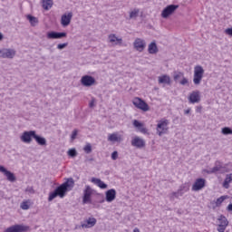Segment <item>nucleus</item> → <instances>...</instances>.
<instances>
[{"mask_svg":"<svg viewBox=\"0 0 232 232\" xmlns=\"http://www.w3.org/2000/svg\"><path fill=\"white\" fill-rule=\"evenodd\" d=\"M89 107L95 108V98H92V101L89 103Z\"/></svg>","mask_w":232,"mask_h":232,"instance_id":"nucleus-46","label":"nucleus"},{"mask_svg":"<svg viewBox=\"0 0 232 232\" xmlns=\"http://www.w3.org/2000/svg\"><path fill=\"white\" fill-rule=\"evenodd\" d=\"M224 167L222 166V162L216 161L215 166L212 169H205V173H208V175H211L213 173H218V171H221Z\"/></svg>","mask_w":232,"mask_h":232,"instance_id":"nucleus-17","label":"nucleus"},{"mask_svg":"<svg viewBox=\"0 0 232 232\" xmlns=\"http://www.w3.org/2000/svg\"><path fill=\"white\" fill-rule=\"evenodd\" d=\"M116 197H117V191L115 190V188H111L107 190L105 193L106 202H113Z\"/></svg>","mask_w":232,"mask_h":232,"instance_id":"nucleus-18","label":"nucleus"},{"mask_svg":"<svg viewBox=\"0 0 232 232\" xmlns=\"http://www.w3.org/2000/svg\"><path fill=\"white\" fill-rule=\"evenodd\" d=\"M226 227H225V226H222V225H218V232H224V231H226Z\"/></svg>","mask_w":232,"mask_h":232,"instance_id":"nucleus-45","label":"nucleus"},{"mask_svg":"<svg viewBox=\"0 0 232 232\" xmlns=\"http://www.w3.org/2000/svg\"><path fill=\"white\" fill-rule=\"evenodd\" d=\"M72 17H73V13L69 12L67 14H63L61 17V24L63 27L69 26L72 23Z\"/></svg>","mask_w":232,"mask_h":232,"instance_id":"nucleus-13","label":"nucleus"},{"mask_svg":"<svg viewBox=\"0 0 232 232\" xmlns=\"http://www.w3.org/2000/svg\"><path fill=\"white\" fill-rule=\"evenodd\" d=\"M221 132L223 135H232V130L229 127H224Z\"/></svg>","mask_w":232,"mask_h":232,"instance_id":"nucleus-35","label":"nucleus"},{"mask_svg":"<svg viewBox=\"0 0 232 232\" xmlns=\"http://www.w3.org/2000/svg\"><path fill=\"white\" fill-rule=\"evenodd\" d=\"M179 8V5H169L167 7H165L161 13V17L163 19H168L169 15H171L172 14L175 13V10Z\"/></svg>","mask_w":232,"mask_h":232,"instance_id":"nucleus-9","label":"nucleus"},{"mask_svg":"<svg viewBox=\"0 0 232 232\" xmlns=\"http://www.w3.org/2000/svg\"><path fill=\"white\" fill-rule=\"evenodd\" d=\"M27 19L31 26H37V24H39V19H37V17L35 16H32L31 14H28Z\"/></svg>","mask_w":232,"mask_h":232,"instance_id":"nucleus-30","label":"nucleus"},{"mask_svg":"<svg viewBox=\"0 0 232 232\" xmlns=\"http://www.w3.org/2000/svg\"><path fill=\"white\" fill-rule=\"evenodd\" d=\"M66 46H68V43L59 44L57 45V49H58V50H64V48H66Z\"/></svg>","mask_w":232,"mask_h":232,"instance_id":"nucleus-41","label":"nucleus"},{"mask_svg":"<svg viewBox=\"0 0 232 232\" xmlns=\"http://www.w3.org/2000/svg\"><path fill=\"white\" fill-rule=\"evenodd\" d=\"M169 120L167 119H161L160 121H158L157 127H156V132L159 137H162V135H166L169 130Z\"/></svg>","mask_w":232,"mask_h":232,"instance_id":"nucleus-2","label":"nucleus"},{"mask_svg":"<svg viewBox=\"0 0 232 232\" xmlns=\"http://www.w3.org/2000/svg\"><path fill=\"white\" fill-rule=\"evenodd\" d=\"M202 77H204V68L200 65H197L194 68V78L193 82L196 84V86H198L200 82H202Z\"/></svg>","mask_w":232,"mask_h":232,"instance_id":"nucleus-3","label":"nucleus"},{"mask_svg":"<svg viewBox=\"0 0 232 232\" xmlns=\"http://www.w3.org/2000/svg\"><path fill=\"white\" fill-rule=\"evenodd\" d=\"M66 33H59V32H48L47 33V39H63L66 37Z\"/></svg>","mask_w":232,"mask_h":232,"instance_id":"nucleus-19","label":"nucleus"},{"mask_svg":"<svg viewBox=\"0 0 232 232\" xmlns=\"http://www.w3.org/2000/svg\"><path fill=\"white\" fill-rule=\"evenodd\" d=\"M140 10L138 8H134L130 12L129 19H137L139 17Z\"/></svg>","mask_w":232,"mask_h":232,"instance_id":"nucleus-31","label":"nucleus"},{"mask_svg":"<svg viewBox=\"0 0 232 232\" xmlns=\"http://www.w3.org/2000/svg\"><path fill=\"white\" fill-rule=\"evenodd\" d=\"M130 144L134 148H138V150H142V148L146 147V141L144 140V139L139 136H135L134 138H132Z\"/></svg>","mask_w":232,"mask_h":232,"instance_id":"nucleus-8","label":"nucleus"},{"mask_svg":"<svg viewBox=\"0 0 232 232\" xmlns=\"http://www.w3.org/2000/svg\"><path fill=\"white\" fill-rule=\"evenodd\" d=\"M182 195H184V192H181L180 190H178L176 192H172L169 195V198H170V200H175V198H179V197H182Z\"/></svg>","mask_w":232,"mask_h":232,"instance_id":"nucleus-33","label":"nucleus"},{"mask_svg":"<svg viewBox=\"0 0 232 232\" xmlns=\"http://www.w3.org/2000/svg\"><path fill=\"white\" fill-rule=\"evenodd\" d=\"M132 104L135 106V108H138V110H141L142 111H150V105H148L146 102L139 97L132 100Z\"/></svg>","mask_w":232,"mask_h":232,"instance_id":"nucleus-5","label":"nucleus"},{"mask_svg":"<svg viewBox=\"0 0 232 232\" xmlns=\"http://www.w3.org/2000/svg\"><path fill=\"white\" fill-rule=\"evenodd\" d=\"M44 10H50L53 6V0H42Z\"/></svg>","mask_w":232,"mask_h":232,"instance_id":"nucleus-26","label":"nucleus"},{"mask_svg":"<svg viewBox=\"0 0 232 232\" xmlns=\"http://www.w3.org/2000/svg\"><path fill=\"white\" fill-rule=\"evenodd\" d=\"M226 198H227V196H221L220 198H218L216 200L217 208H220V206L222 205V202H224V200H226Z\"/></svg>","mask_w":232,"mask_h":232,"instance_id":"nucleus-34","label":"nucleus"},{"mask_svg":"<svg viewBox=\"0 0 232 232\" xmlns=\"http://www.w3.org/2000/svg\"><path fill=\"white\" fill-rule=\"evenodd\" d=\"M15 50L12 48L0 49V59H14L15 57Z\"/></svg>","mask_w":232,"mask_h":232,"instance_id":"nucleus-6","label":"nucleus"},{"mask_svg":"<svg viewBox=\"0 0 232 232\" xmlns=\"http://www.w3.org/2000/svg\"><path fill=\"white\" fill-rule=\"evenodd\" d=\"M90 160H93V159H91Z\"/></svg>","mask_w":232,"mask_h":232,"instance_id":"nucleus-54","label":"nucleus"},{"mask_svg":"<svg viewBox=\"0 0 232 232\" xmlns=\"http://www.w3.org/2000/svg\"><path fill=\"white\" fill-rule=\"evenodd\" d=\"M85 153L90 154L92 152V144L87 143L86 146L83 148Z\"/></svg>","mask_w":232,"mask_h":232,"instance_id":"nucleus-37","label":"nucleus"},{"mask_svg":"<svg viewBox=\"0 0 232 232\" xmlns=\"http://www.w3.org/2000/svg\"><path fill=\"white\" fill-rule=\"evenodd\" d=\"M109 43H115V44H119L121 46V44H122V38H119L117 37V35H115L114 34H109Z\"/></svg>","mask_w":232,"mask_h":232,"instance_id":"nucleus-23","label":"nucleus"},{"mask_svg":"<svg viewBox=\"0 0 232 232\" xmlns=\"http://www.w3.org/2000/svg\"><path fill=\"white\" fill-rule=\"evenodd\" d=\"M81 82L82 86H86L87 88L90 86H93L95 84V78L91 75H84L81 79Z\"/></svg>","mask_w":232,"mask_h":232,"instance_id":"nucleus-14","label":"nucleus"},{"mask_svg":"<svg viewBox=\"0 0 232 232\" xmlns=\"http://www.w3.org/2000/svg\"><path fill=\"white\" fill-rule=\"evenodd\" d=\"M95 224H97V219L95 218H89L86 220V223L82 224V227H93V226H95Z\"/></svg>","mask_w":232,"mask_h":232,"instance_id":"nucleus-22","label":"nucleus"},{"mask_svg":"<svg viewBox=\"0 0 232 232\" xmlns=\"http://www.w3.org/2000/svg\"><path fill=\"white\" fill-rule=\"evenodd\" d=\"M160 84H171V78L168 75H162L159 77Z\"/></svg>","mask_w":232,"mask_h":232,"instance_id":"nucleus-27","label":"nucleus"},{"mask_svg":"<svg viewBox=\"0 0 232 232\" xmlns=\"http://www.w3.org/2000/svg\"><path fill=\"white\" fill-rule=\"evenodd\" d=\"M34 189L33 188H27L26 191H33Z\"/></svg>","mask_w":232,"mask_h":232,"instance_id":"nucleus-53","label":"nucleus"},{"mask_svg":"<svg viewBox=\"0 0 232 232\" xmlns=\"http://www.w3.org/2000/svg\"><path fill=\"white\" fill-rule=\"evenodd\" d=\"M188 102L190 104H197L200 102V91H194L188 96Z\"/></svg>","mask_w":232,"mask_h":232,"instance_id":"nucleus-15","label":"nucleus"},{"mask_svg":"<svg viewBox=\"0 0 232 232\" xmlns=\"http://www.w3.org/2000/svg\"><path fill=\"white\" fill-rule=\"evenodd\" d=\"M149 53L155 54L159 53V47H157V44L155 42H151L149 44V49H148Z\"/></svg>","mask_w":232,"mask_h":232,"instance_id":"nucleus-24","label":"nucleus"},{"mask_svg":"<svg viewBox=\"0 0 232 232\" xmlns=\"http://www.w3.org/2000/svg\"><path fill=\"white\" fill-rule=\"evenodd\" d=\"M91 182L96 184V186H98V188H101V189H106V188H108V185L106 183L97 178H92Z\"/></svg>","mask_w":232,"mask_h":232,"instance_id":"nucleus-21","label":"nucleus"},{"mask_svg":"<svg viewBox=\"0 0 232 232\" xmlns=\"http://www.w3.org/2000/svg\"><path fill=\"white\" fill-rule=\"evenodd\" d=\"M118 158H119V152L113 151V152L111 153V159H112V160H117Z\"/></svg>","mask_w":232,"mask_h":232,"instance_id":"nucleus-42","label":"nucleus"},{"mask_svg":"<svg viewBox=\"0 0 232 232\" xmlns=\"http://www.w3.org/2000/svg\"><path fill=\"white\" fill-rule=\"evenodd\" d=\"M92 195H93V188L86 185L83 190L82 204H92Z\"/></svg>","mask_w":232,"mask_h":232,"instance_id":"nucleus-7","label":"nucleus"},{"mask_svg":"<svg viewBox=\"0 0 232 232\" xmlns=\"http://www.w3.org/2000/svg\"><path fill=\"white\" fill-rule=\"evenodd\" d=\"M134 48L138 52H143L146 48V42L140 38H136V40L133 43Z\"/></svg>","mask_w":232,"mask_h":232,"instance_id":"nucleus-16","label":"nucleus"},{"mask_svg":"<svg viewBox=\"0 0 232 232\" xmlns=\"http://www.w3.org/2000/svg\"><path fill=\"white\" fill-rule=\"evenodd\" d=\"M78 133H79V130H77V129L73 130L71 135V140H75L77 139Z\"/></svg>","mask_w":232,"mask_h":232,"instance_id":"nucleus-40","label":"nucleus"},{"mask_svg":"<svg viewBox=\"0 0 232 232\" xmlns=\"http://www.w3.org/2000/svg\"><path fill=\"white\" fill-rule=\"evenodd\" d=\"M30 230V227L24 225H14L5 230V232H26Z\"/></svg>","mask_w":232,"mask_h":232,"instance_id":"nucleus-10","label":"nucleus"},{"mask_svg":"<svg viewBox=\"0 0 232 232\" xmlns=\"http://www.w3.org/2000/svg\"><path fill=\"white\" fill-rule=\"evenodd\" d=\"M108 140L109 142H121V136H119V134L114 132L108 136Z\"/></svg>","mask_w":232,"mask_h":232,"instance_id":"nucleus-28","label":"nucleus"},{"mask_svg":"<svg viewBox=\"0 0 232 232\" xmlns=\"http://www.w3.org/2000/svg\"><path fill=\"white\" fill-rule=\"evenodd\" d=\"M20 208L24 210L30 209V205L28 204V201H23L20 205Z\"/></svg>","mask_w":232,"mask_h":232,"instance_id":"nucleus-36","label":"nucleus"},{"mask_svg":"<svg viewBox=\"0 0 232 232\" xmlns=\"http://www.w3.org/2000/svg\"><path fill=\"white\" fill-rule=\"evenodd\" d=\"M178 190L184 194L187 191H189V187H188L187 185H182Z\"/></svg>","mask_w":232,"mask_h":232,"instance_id":"nucleus-39","label":"nucleus"},{"mask_svg":"<svg viewBox=\"0 0 232 232\" xmlns=\"http://www.w3.org/2000/svg\"><path fill=\"white\" fill-rule=\"evenodd\" d=\"M132 232H140V229H139V227H135Z\"/></svg>","mask_w":232,"mask_h":232,"instance_id":"nucleus-51","label":"nucleus"},{"mask_svg":"<svg viewBox=\"0 0 232 232\" xmlns=\"http://www.w3.org/2000/svg\"><path fill=\"white\" fill-rule=\"evenodd\" d=\"M225 33H226L227 35H232V27L226 29Z\"/></svg>","mask_w":232,"mask_h":232,"instance_id":"nucleus-47","label":"nucleus"},{"mask_svg":"<svg viewBox=\"0 0 232 232\" xmlns=\"http://www.w3.org/2000/svg\"><path fill=\"white\" fill-rule=\"evenodd\" d=\"M227 211H232V204H229L227 208Z\"/></svg>","mask_w":232,"mask_h":232,"instance_id":"nucleus-49","label":"nucleus"},{"mask_svg":"<svg viewBox=\"0 0 232 232\" xmlns=\"http://www.w3.org/2000/svg\"><path fill=\"white\" fill-rule=\"evenodd\" d=\"M4 38L5 36L2 34V33H0V41H3Z\"/></svg>","mask_w":232,"mask_h":232,"instance_id":"nucleus-52","label":"nucleus"},{"mask_svg":"<svg viewBox=\"0 0 232 232\" xmlns=\"http://www.w3.org/2000/svg\"><path fill=\"white\" fill-rule=\"evenodd\" d=\"M218 226L227 227V224H229V222L227 221V218L222 215L218 218Z\"/></svg>","mask_w":232,"mask_h":232,"instance_id":"nucleus-32","label":"nucleus"},{"mask_svg":"<svg viewBox=\"0 0 232 232\" xmlns=\"http://www.w3.org/2000/svg\"><path fill=\"white\" fill-rule=\"evenodd\" d=\"M35 130H25L20 136V140L24 142V144H32L33 139H35Z\"/></svg>","mask_w":232,"mask_h":232,"instance_id":"nucleus-4","label":"nucleus"},{"mask_svg":"<svg viewBox=\"0 0 232 232\" xmlns=\"http://www.w3.org/2000/svg\"><path fill=\"white\" fill-rule=\"evenodd\" d=\"M34 140L39 144V146H46V139L37 135V133L34 135Z\"/></svg>","mask_w":232,"mask_h":232,"instance_id":"nucleus-29","label":"nucleus"},{"mask_svg":"<svg viewBox=\"0 0 232 232\" xmlns=\"http://www.w3.org/2000/svg\"><path fill=\"white\" fill-rule=\"evenodd\" d=\"M133 126L134 128H137L138 131H140V133H143L144 135H147L148 130L146 129V127H144V124H142L140 121L134 120Z\"/></svg>","mask_w":232,"mask_h":232,"instance_id":"nucleus-20","label":"nucleus"},{"mask_svg":"<svg viewBox=\"0 0 232 232\" xmlns=\"http://www.w3.org/2000/svg\"><path fill=\"white\" fill-rule=\"evenodd\" d=\"M231 182H232V173L227 174L225 180L223 182V188H225V189H229V184H231Z\"/></svg>","mask_w":232,"mask_h":232,"instance_id":"nucleus-25","label":"nucleus"},{"mask_svg":"<svg viewBox=\"0 0 232 232\" xmlns=\"http://www.w3.org/2000/svg\"><path fill=\"white\" fill-rule=\"evenodd\" d=\"M69 157H77V150L75 149H70L68 150Z\"/></svg>","mask_w":232,"mask_h":232,"instance_id":"nucleus-38","label":"nucleus"},{"mask_svg":"<svg viewBox=\"0 0 232 232\" xmlns=\"http://www.w3.org/2000/svg\"><path fill=\"white\" fill-rule=\"evenodd\" d=\"M190 112H191V109H187V110L184 111L185 115H188V113H190Z\"/></svg>","mask_w":232,"mask_h":232,"instance_id":"nucleus-48","label":"nucleus"},{"mask_svg":"<svg viewBox=\"0 0 232 232\" xmlns=\"http://www.w3.org/2000/svg\"><path fill=\"white\" fill-rule=\"evenodd\" d=\"M0 173H4L9 182H15V180H17V178H15V174L6 169L5 166H0Z\"/></svg>","mask_w":232,"mask_h":232,"instance_id":"nucleus-11","label":"nucleus"},{"mask_svg":"<svg viewBox=\"0 0 232 232\" xmlns=\"http://www.w3.org/2000/svg\"><path fill=\"white\" fill-rule=\"evenodd\" d=\"M180 77H184V74L182 72L175 74L174 75V81H179V79H180Z\"/></svg>","mask_w":232,"mask_h":232,"instance_id":"nucleus-43","label":"nucleus"},{"mask_svg":"<svg viewBox=\"0 0 232 232\" xmlns=\"http://www.w3.org/2000/svg\"><path fill=\"white\" fill-rule=\"evenodd\" d=\"M73 186H75L73 179H68L62 185L58 186L53 192L49 194L48 201L52 202V200H53V198H57V197L64 198V197H66V193H68V191H72Z\"/></svg>","mask_w":232,"mask_h":232,"instance_id":"nucleus-1","label":"nucleus"},{"mask_svg":"<svg viewBox=\"0 0 232 232\" xmlns=\"http://www.w3.org/2000/svg\"><path fill=\"white\" fill-rule=\"evenodd\" d=\"M201 111H202V107H197L196 111H198V113H200Z\"/></svg>","mask_w":232,"mask_h":232,"instance_id":"nucleus-50","label":"nucleus"},{"mask_svg":"<svg viewBox=\"0 0 232 232\" xmlns=\"http://www.w3.org/2000/svg\"><path fill=\"white\" fill-rule=\"evenodd\" d=\"M206 188V179L199 178L197 179L194 184L192 185V191H200Z\"/></svg>","mask_w":232,"mask_h":232,"instance_id":"nucleus-12","label":"nucleus"},{"mask_svg":"<svg viewBox=\"0 0 232 232\" xmlns=\"http://www.w3.org/2000/svg\"><path fill=\"white\" fill-rule=\"evenodd\" d=\"M188 82V78L183 77L182 81L179 82V84H181L182 86H186Z\"/></svg>","mask_w":232,"mask_h":232,"instance_id":"nucleus-44","label":"nucleus"}]
</instances>
